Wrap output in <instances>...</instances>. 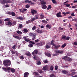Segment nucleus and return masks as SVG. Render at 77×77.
<instances>
[{
	"instance_id": "nucleus-1",
	"label": "nucleus",
	"mask_w": 77,
	"mask_h": 77,
	"mask_svg": "<svg viewBox=\"0 0 77 77\" xmlns=\"http://www.w3.org/2000/svg\"><path fill=\"white\" fill-rule=\"evenodd\" d=\"M3 64L5 66H10L11 64V62L9 60H5L3 61Z\"/></svg>"
},
{
	"instance_id": "nucleus-2",
	"label": "nucleus",
	"mask_w": 77,
	"mask_h": 77,
	"mask_svg": "<svg viewBox=\"0 0 77 77\" xmlns=\"http://www.w3.org/2000/svg\"><path fill=\"white\" fill-rule=\"evenodd\" d=\"M4 21H7L6 22V25H8L9 27L11 26L12 25V23L11 22V20L8 18L5 19Z\"/></svg>"
},
{
	"instance_id": "nucleus-3",
	"label": "nucleus",
	"mask_w": 77,
	"mask_h": 77,
	"mask_svg": "<svg viewBox=\"0 0 77 77\" xmlns=\"http://www.w3.org/2000/svg\"><path fill=\"white\" fill-rule=\"evenodd\" d=\"M51 45H53V46H54V48L55 49H58L59 48H60V45H56L55 44H54V40H52L51 42Z\"/></svg>"
},
{
	"instance_id": "nucleus-4",
	"label": "nucleus",
	"mask_w": 77,
	"mask_h": 77,
	"mask_svg": "<svg viewBox=\"0 0 77 77\" xmlns=\"http://www.w3.org/2000/svg\"><path fill=\"white\" fill-rule=\"evenodd\" d=\"M61 39L64 41H65V40L68 41L69 39H70V37L69 36H67L66 37V35H62L61 37Z\"/></svg>"
},
{
	"instance_id": "nucleus-5",
	"label": "nucleus",
	"mask_w": 77,
	"mask_h": 77,
	"mask_svg": "<svg viewBox=\"0 0 77 77\" xmlns=\"http://www.w3.org/2000/svg\"><path fill=\"white\" fill-rule=\"evenodd\" d=\"M2 69H3L5 72H8L9 73L10 72V67H8L7 68L5 67H3Z\"/></svg>"
},
{
	"instance_id": "nucleus-6",
	"label": "nucleus",
	"mask_w": 77,
	"mask_h": 77,
	"mask_svg": "<svg viewBox=\"0 0 77 77\" xmlns=\"http://www.w3.org/2000/svg\"><path fill=\"white\" fill-rule=\"evenodd\" d=\"M45 44V42L44 41H42V42L38 43H36L35 45L37 46H42L43 45Z\"/></svg>"
},
{
	"instance_id": "nucleus-7",
	"label": "nucleus",
	"mask_w": 77,
	"mask_h": 77,
	"mask_svg": "<svg viewBox=\"0 0 77 77\" xmlns=\"http://www.w3.org/2000/svg\"><path fill=\"white\" fill-rule=\"evenodd\" d=\"M31 12L32 15H35V14H36L38 12L37 11L34 9H31Z\"/></svg>"
},
{
	"instance_id": "nucleus-8",
	"label": "nucleus",
	"mask_w": 77,
	"mask_h": 77,
	"mask_svg": "<svg viewBox=\"0 0 77 77\" xmlns=\"http://www.w3.org/2000/svg\"><path fill=\"white\" fill-rule=\"evenodd\" d=\"M56 16L58 18H61L62 17V16L61 15V12H59L56 14Z\"/></svg>"
},
{
	"instance_id": "nucleus-9",
	"label": "nucleus",
	"mask_w": 77,
	"mask_h": 77,
	"mask_svg": "<svg viewBox=\"0 0 77 77\" xmlns=\"http://www.w3.org/2000/svg\"><path fill=\"white\" fill-rule=\"evenodd\" d=\"M56 54H63V51L60 50L57 51H56Z\"/></svg>"
},
{
	"instance_id": "nucleus-10",
	"label": "nucleus",
	"mask_w": 77,
	"mask_h": 77,
	"mask_svg": "<svg viewBox=\"0 0 77 77\" xmlns=\"http://www.w3.org/2000/svg\"><path fill=\"white\" fill-rule=\"evenodd\" d=\"M33 74L35 76H39V74L38 72H34L33 73Z\"/></svg>"
},
{
	"instance_id": "nucleus-11",
	"label": "nucleus",
	"mask_w": 77,
	"mask_h": 77,
	"mask_svg": "<svg viewBox=\"0 0 77 77\" xmlns=\"http://www.w3.org/2000/svg\"><path fill=\"white\" fill-rule=\"evenodd\" d=\"M35 31L37 33H42L43 32L42 30H39V28H38Z\"/></svg>"
},
{
	"instance_id": "nucleus-12",
	"label": "nucleus",
	"mask_w": 77,
	"mask_h": 77,
	"mask_svg": "<svg viewBox=\"0 0 77 77\" xmlns=\"http://www.w3.org/2000/svg\"><path fill=\"white\" fill-rule=\"evenodd\" d=\"M35 54H38V49L35 50L32 54L33 55H35Z\"/></svg>"
},
{
	"instance_id": "nucleus-13",
	"label": "nucleus",
	"mask_w": 77,
	"mask_h": 77,
	"mask_svg": "<svg viewBox=\"0 0 77 77\" xmlns=\"http://www.w3.org/2000/svg\"><path fill=\"white\" fill-rule=\"evenodd\" d=\"M43 71H45L47 69H48V66L47 65L45 66L42 69Z\"/></svg>"
},
{
	"instance_id": "nucleus-14",
	"label": "nucleus",
	"mask_w": 77,
	"mask_h": 77,
	"mask_svg": "<svg viewBox=\"0 0 77 77\" xmlns=\"http://www.w3.org/2000/svg\"><path fill=\"white\" fill-rule=\"evenodd\" d=\"M45 55L46 56H47L48 57H51V54L49 53H45Z\"/></svg>"
},
{
	"instance_id": "nucleus-15",
	"label": "nucleus",
	"mask_w": 77,
	"mask_h": 77,
	"mask_svg": "<svg viewBox=\"0 0 77 77\" xmlns=\"http://www.w3.org/2000/svg\"><path fill=\"white\" fill-rule=\"evenodd\" d=\"M16 18L17 20H24V17H17Z\"/></svg>"
},
{
	"instance_id": "nucleus-16",
	"label": "nucleus",
	"mask_w": 77,
	"mask_h": 77,
	"mask_svg": "<svg viewBox=\"0 0 77 77\" xmlns=\"http://www.w3.org/2000/svg\"><path fill=\"white\" fill-rule=\"evenodd\" d=\"M23 39H24V40H25V41H26V42H29V41H30L29 39H27V37L26 36L23 37Z\"/></svg>"
},
{
	"instance_id": "nucleus-17",
	"label": "nucleus",
	"mask_w": 77,
	"mask_h": 77,
	"mask_svg": "<svg viewBox=\"0 0 77 77\" xmlns=\"http://www.w3.org/2000/svg\"><path fill=\"white\" fill-rule=\"evenodd\" d=\"M0 2L2 4H6V0H1Z\"/></svg>"
},
{
	"instance_id": "nucleus-18",
	"label": "nucleus",
	"mask_w": 77,
	"mask_h": 77,
	"mask_svg": "<svg viewBox=\"0 0 77 77\" xmlns=\"http://www.w3.org/2000/svg\"><path fill=\"white\" fill-rule=\"evenodd\" d=\"M29 72H25L24 74V77H28L29 76Z\"/></svg>"
},
{
	"instance_id": "nucleus-19",
	"label": "nucleus",
	"mask_w": 77,
	"mask_h": 77,
	"mask_svg": "<svg viewBox=\"0 0 77 77\" xmlns=\"http://www.w3.org/2000/svg\"><path fill=\"white\" fill-rule=\"evenodd\" d=\"M10 70L11 71V72H15V69L13 68H11L10 67Z\"/></svg>"
},
{
	"instance_id": "nucleus-20",
	"label": "nucleus",
	"mask_w": 77,
	"mask_h": 77,
	"mask_svg": "<svg viewBox=\"0 0 77 77\" xmlns=\"http://www.w3.org/2000/svg\"><path fill=\"white\" fill-rule=\"evenodd\" d=\"M35 35V34L33 32H30L29 34V36H34V35Z\"/></svg>"
},
{
	"instance_id": "nucleus-21",
	"label": "nucleus",
	"mask_w": 77,
	"mask_h": 77,
	"mask_svg": "<svg viewBox=\"0 0 77 77\" xmlns=\"http://www.w3.org/2000/svg\"><path fill=\"white\" fill-rule=\"evenodd\" d=\"M42 8L43 9H45L47 8V6L46 5H43L42 6Z\"/></svg>"
},
{
	"instance_id": "nucleus-22",
	"label": "nucleus",
	"mask_w": 77,
	"mask_h": 77,
	"mask_svg": "<svg viewBox=\"0 0 77 77\" xmlns=\"http://www.w3.org/2000/svg\"><path fill=\"white\" fill-rule=\"evenodd\" d=\"M62 59L66 61L67 60V59H68V57L66 56H64L62 57Z\"/></svg>"
},
{
	"instance_id": "nucleus-23",
	"label": "nucleus",
	"mask_w": 77,
	"mask_h": 77,
	"mask_svg": "<svg viewBox=\"0 0 77 77\" xmlns=\"http://www.w3.org/2000/svg\"><path fill=\"white\" fill-rule=\"evenodd\" d=\"M52 2L54 4H55V5H57V2L56 0H52Z\"/></svg>"
},
{
	"instance_id": "nucleus-24",
	"label": "nucleus",
	"mask_w": 77,
	"mask_h": 77,
	"mask_svg": "<svg viewBox=\"0 0 77 77\" xmlns=\"http://www.w3.org/2000/svg\"><path fill=\"white\" fill-rule=\"evenodd\" d=\"M67 61H68V62H71V61H72V59L69 57H67Z\"/></svg>"
},
{
	"instance_id": "nucleus-25",
	"label": "nucleus",
	"mask_w": 77,
	"mask_h": 77,
	"mask_svg": "<svg viewBox=\"0 0 77 77\" xmlns=\"http://www.w3.org/2000/svg\"><path fill=\"white\" fill-rule=\"evenodd\" d=\"M13 37H14V38H16V39H21L20 37L18 36H14Z\"/></svg>"
},
{
	"instance_id": "nucleus-26",
	"label": "nucleus",
	"mask_w": 77,
	"mask_h": 77,
	"mask_svg": "<svg viewBox=\"0 0 77 77\" xmlns=\"http://www.w3.org/2000/svg\"><path fill=\"white\" fill-rule=\"evenodd\" d=\"M46 27H47V28H49V29H51V25L48 24H47L46 26Z\"/></svg>"
},
{
	"instance_id": "nucleus-27",
	"label": "nucleus",
	"mask_w": 77,
	"mask_h": 77,
	"mask_svg": "<svg viewBox=\"0 0 77 77\" xmlns=\"http://www.w3.org/2000/svg\"><path fill=\"white\" fill-rule=\"evenodd\" d=\"M42 22L44 24H47V23H48V22H47V21H46V20H43L42 21Z\"/></svg>"
},
{
	"instance_id": "nucleus-28",
	"label": "nucleus",
	"mask_w": 77,
	"mask_h": 77,
	"mask_svg": "<svg viewBox=\"0 0 77 77\" xmlns=\"http://www.w3.org/2000/svg\"><path fill=\"white\" fill-rule=\"evenodd\" d=\"M62 72L63 74H67L68 73V72L65 70H63Z\"/></svg>"
},
{
	"instance_id": "nucleus-29",
	"label": "nucleus",
	"mask_w": 77,
	"mask_h": 77,
	"mask_svg": "<svg viewBox=\"0 0 77 77\" xmlns=\"http://www.w3.org/2000/svg\"><path fill=\"white\" fill-rule=\"evenodd\" d=\"M23 31L24 33H27V32H28V30L26 29H23Z\"/></svg>"
},
{
	"instance_id": "nucleus-30",
	"label": "nucleus",
	"mask_w": 77,
	"mask_h": 77,
	"mask_svg": "<svg viewBox=\"0 0 77 77\" xmlns=\"http://www.w3.org/2000/svg\"><path fill=\"white\" fill-rule=\"evenodd\" d=\"M40 19H43L44 18V15L42 14H41L40 16Z\"/></svg>"
},
{
	"instance_id": "nucleus-31",
	"label": "nucleus",
	"mask_w": 77,
	"mask_h": 77,
	"mask_svg": "<svg viewBox=\"0 0 77 77\" xmlns=\"http://www.w3.org/2000/svg\"><path fill=\"white\" fill-rule=\"evenodd\" d=\"M36 38V35L35 34L32 36V40H35Z\"/></svg>"
},
{
	"instance_id": "nucleus-32",
	"label": "nucleus",
	"mask_w": 77,
	"mask_h": 77,
	"mask_svg": "<svg viewBox=\"0 0 77 77\" xmlns=\"http://www.w3.org/2000/svg\"><path fill=\"white\" fill-rule=\"evenodd\" d=\"M51 9V5H49L48 6V8H47V9L48 11L49 10V9Z\"/></svg>"
},
{
	"instance_id": "nucleus-33",
	"label": "nucleus",
	"mask_w": 77,
	"mask_h": 77,
	"mask_svg": "<svg viewBox=\"0 0 77 77\" xmlns=\"http://www.w3.org/2000/svg\"><path fill=\"white\" fill-rule=\"evenodd\" d=\"M24 3H31V1L29 0H26L24 1Z\"/></svg>"
},
{
	"instance_id": "nucleus-34",
	"label": "nucleus",
	"mask_w": 77,
	"mask_h": 77,
	"mask_svg": "<svg viewBox=\"0 0 77 77\" xmlns=\"http://www.w3.org/2000/svg\"><path fill=\"white\" fill-rule=\"evenodd\" d=\"M6 4L7 3H11L12 1L10 0H6Z\"/></svg>"
},
{
	"instance_id": "nucleus-35",
	"label": "nucleus",
	"mask_w": 77,
	"mask_h": 77,
	"mask_svg": "<svg viewBox=\"0 0 77 77\" xmlns=\"http://www.w3.org/2000/svg\"><path fill=\"white\" fill-rule=\"evenodd\" d=\"M45 47L47 49H48V48H50L51 47V46L47 45L45 46Z\"/></svg>"
},
{
	"instance_id": "nucleus-36",
	"label": "nucleus",
	"mask_w": 77,
	"mask_h": 77,
	"mask_svg": "<svg viewBox=\"0 0 77 77\" xmlns=\"http://www.w3.org/2000/svg\"><path fill=\"white\" fill-rule=\"evenodd\" d=\"M66 43H64V44H63L62 45L61 47L63 48H64L65 47H66Z\"/></svg>"
},
{
	"instance_id": "nucleus-37",
	"label": "nucleus",
	"mask_w": 77,
	"mask_h": 77,
	"mask_svg": "<svg viewBox=\"0 0 77 77\" xmlns=\"http://www.w3.org/2000/svg\"><path fill=\"white\" fill-rule=\"evenodd\" d=\"M23 27V24H19V28H20V29H22V28Z\"/></svg>"
},
{
	"instance_id": "nucleus-38",
	"label": "nucleus",
	"mask_w": 77,
	"mask_h": 77,
	"mask_svg": "<svg viewBox=\"0 0 77 77\" xmlns=\"http://www.w3.org/2000/svg\"><path fill=\"white\" fill-rule=\"evenodd\" d=\"M26 11H27V9L25 8L23 9L22 11V13H24V12H26Z\"/></svg>"
},
{
	"instance_id": "nucleus-39",
	"label": "nucleus",
	"mask_w": 77,
	"mask_h": 77,
	"mask_svg": "<svg viewBox=\"0 0 77 77\" xmlns=\"http://www.w3.org/2000/svg\"><path fill=\"white\" fill-rule=\"evenodd\" d=\"M41 64V62L40 61H38L37 64L38 65H40Z\"/></svg>"
},
{
	"instance_id": "nucleus-40",
	"label": "nucleus",
	"mask_w": 77,
	"mask_h": 77,
	"mask_svg": "<svg viewBox=\"0 0 77 77\" xmlns=\"http://www.w3.org/2000/svg\"><path fill=\"white\" fill-rule=\"evenodd\" d=\"M16 15V14L14 12H12L11 13V15H12V16H15Z\"/></svg>"
},
{
	"instance_id": "nucleus-41",
	"label": "nucleus",
	"mask_w": 77,
	"mask_h": 77,
	"mask_svg": "<svg viewBox=\"0 0 77 77\" xmlns=\"http://www.w3.org/2000/svg\"><path fill=\"white\" fill-rule=\"evenodd\" d=\"M25 7L26 8L28 9V8H30V5L29 4H27L25 6Z\"/></svg>"
},
{
	"instance_id": "nucleus-42",
	"label": "nucleus",
	"mask_w": 77,
	"mask_h": 77,
	"mask_svg": "<svg viewBox=\"0 0 77 77\" xmlns=\"http://www.w3.org/2000/svg\"><path fill=\"white\" fill-rule=\"evenodd\" d=\"M32 30H36V26H34L32 28Z\"/></svg>"
},
{
	"instance_id": "nucleus-43",
	"label": "nucleus",
	"mask_w": 77,
	"mask_h": 77,
	"mask_svg": "<svg viewBox=\"0 0 77 77\" xmlns=\"http://www.w3.org/2000/svg\"><path fill=\"white\" fill-rule=\"evenodd\" d=\"M16 32L18 34H22V32L19 30L17 31V32Z\"/></svg>"
},
{
	"instance_id": "nucleus-44",
	"label": "nucleus",
	"mask_w": 77,
	"mask_h": 77,
	"mask_svg": "<svg viewBox=\"0 0 77 77\" xmlns=\"http://www.w3.org/2000/svg\"><path fill=\"white\" fill-rule=\"evenodd\" d=\"M33 45L32 44H29V45H28V47H33Z\"/></svg>"
},
{
	"instance_id": "nucleus-45",
	"label": "nucleus",
	"mask_w": 77,
	"mask_h": 77,
	"mask_svg": "<svg viewBox=\"0 0 77 77\" xmlns=\"http://www.w3.org/2000/svg\"><path fill=\"white\" fill-rule=\"evenodd\" d=\"M12 24L13 25H12L13 26H15V25H16V24H17V23L15 21H14L13 22Z\"/></svg>"
},
{
	"instance_id": "nucleus-46",
	"label": "nucleus",
	"mask_w": 77,
	"mask_h": 77,
	"mask_svg": "<svg viewBox=\"0 0 77 77\" xmlns=\"http://www.w3.org/2000/svg\"><path fill=\"white\" fill-rule=\"evenodd\" d=\"M50 69L51 71H53V66H51L50 68Z\"/></svg>"
},
{
	"instance_id": "nucleus-47",
	"label": "nucleus",
	"mask_w": 77,
	"mask_h": 77,
	"mask_svg": "<svg viewBox=\"0 0 77 77\" xmlns=\"http://www.w3.org/2000/svg\"><path fill=\"white\" fill-rule=\"evenodd\" d=\"M31 23V21L30 20H29L26 22V24H29Z\"/></svg>"
},
{
	"instance_id": "nucleus-48",
	"label": "nucleus",
	"mask_w": 77,
	"mask_h": 77,
	"mask_svg": "<svg viewBox=\"0 0 77 77\" xmlns=\"http://www.w3.org/2000/svg\"><path fill=\"white\" fill-rule=\"evenodd\" d=\"M38 71L39 73H42L43 72V71H42V70H38Z\"/></svg>"
},
{
	"instance_id": "nucleus-49",
	"label": "nucleus",
	"mask_w": 77,
	"mask_h": 77,
	"mask_svg": "<svg viewBox=\"0 0 77 77\" xmlns=\"http://www.w3.org/2000/svg\"><path fill=\"white\" fill-rule=\"evenodd\" d=\"M35 17H34L33 18H32V19L31 20V22H33V21H35Z\"/></svg>"
},
{
	"instance_id": "nucleus-50",
	"label": "nucleus",
	"mask_w": 77,
	"mask_h": 77,
	"mask_svg": "<svg viewBox=\"0 0 77 77\" xmlns=\"http://www.w3.org/2000/svg\"><path fill=\"white\" fill-rule=\"evenodd\" d=\"M43 62L44 63H48V61L46 60H44Z\"/></svg>"
},
{
	"instance_id": "nucleus-51",
	"label": "nucleus",
	"mask_w": 77,
	"mask_h": 77,
	"mask_svg": "<svg viewBox=\"0 0 77 77\" xmlns=\"http://www.w3.org/2000/svg\"><path fill=\"white\" fill-rule=\"evenodd\" d=\"M26 56H28L30 57V56L31 54H30V53H27L26 54Z\"/></svg>"
},
{
	"instance_id": "nucleus-52",
	"label": "nucleus",
	"mask_w": 77,
	"mask_h": 77,
	"mask_svg": "<svg viewBox=\"0 0 77 77\" xmlns=\"http://www.w3.org/2000/svg\"><path fill=\"white\" fill-rule=\"evenodd\" d=\"M46 3L45 2H41V4L42 5H46Z\"/></svg>"
},
{
	"instance_id": "nucleus-53",
	"label": "nucleus",
	"mask_w": 77,
	"mask_h": 77,
	"mask_svg": "<svg viewBox=\"0 0 77 77\" xmlns=\"http://www.w3.org/2000/svg\"><path fill=\"white\" fill-rule=\"evenodd\" d=\"M55 70H57V69H58V66H55Z\"/></svg>"
},
{
	"instance_id": "nucleus-54",
	"label": "nucleus",
	"mask_w": 77,
	"mask_h": 77,
	"mask_svg": "<svg viewBox=\"0 0 77 77\" xmlns=\"http://www.w3.org/2000/svg\"><path fill=\"white\" fill-rule=\"evenodd\" d=\"M20 59H24V57L23 56H20Z\"/></svg>"
},
{
	"instance_id": "nucleus-55",
	"label": "nucleus",
	"mask_w": 77,
	"mask_h": 77,
	"mask_svg": "<svg viewBox=\"0 0 77 77\" xmlns=\"http://www.w3.org/2000/svg\"><path fill=\"white\" fill-rule=\"evenodd\" d=\"M75 74V72H72L71 73V75H72V76L74 75Z\"/></svg>"
},
{
	"instance_id": "nucleus-56",
	"label": "nucleus",
	"mask_w": 77,
	"mask_h": 77,
	"mask_svg": "<svg viewBox=\"0 0 77 77\" xmlns=\"http://www.w3.org/2000/svg\"><path fill=\"white\" fill-rule=\"evenodd\" d=\"M30 42L31 43V44H35V43L34 42H32V41H30Z\"/></svg>"
},
{
	"instance_id": "nucleus-57",
	"label": "nucleus",
	"mask_w": 77,
	"mask_h": 77,
	"mask_svg": "<svg viewBox=\"0 0 77 77\" xmlns=\"http://www.w3.org/2000/svg\"><path fill=\"white\" fill-rule=\"evenodd\" d=\"M73 45H76V46H77V42H74L73 43Z\"/></svg>"
},
{
	"instance_id": "nucleus-58",
	"label": "nucleus",
	"mask_w": 77,
	"mask_h": 77,
	"mask_svg": "<svg viewBox=\"0 0 77 77\" xmlns=\"http://www.w3.org/2000/svg\"><path fill=\"white\" fill-rule=\"evenodd\" d=\"M35 20H37V19H38L39 18V17L37 15L35 16Z\"/></svg>"
},
{
	"instance_id": "nucleus-59",
	"label": "nucleus",
	"mask_w": 77,
	"mask_h": 77,
	"mask_svg": "<svg viewBox=\"0 0 77 77\" xmlns=\"http://www.w3.org/2000/svg\"><path fill=\"white\" fill-rule=\"evenodd\" d=\"M7 14H8V15H11L12 14V12H8Z\"/></svg>"
},
{
	"instance_id": "nucleus-60",
	"label": "nucleus",
	"mask_w": 77,
	"mask_h": 77,
	"mask_svg": "<svg viewBox=\"0 0 77 77\" xmlns=\"http://www.w3.org/2000/svg\"><path fill=\"white\" fill-rule=\"evenodd\" d=\"M71 15L72 17H74V16H75V14H74V13H72L71 14Z\"/></svg>"
},
{
	"instance_id": "nucleus-61",
	"label": "nucleus",
	"mask_w": 77,
	"mask_h": 77,
	"mask_svg": "<svg viewBox=\"0 0 77 77\" xmlns=\"http://www.w3.org/2000/svg\"><path fill=\"white\" fill-rule=\"evenodd\" d=\"M39 40L38 39H37V40H35V42H39Z\"/></svg>"
},
{
	"instance_id": "nucleus-62",
	"label": "nucleus",
	"mask_w": 77,
	"mask_h": 77,
	"mask_svg": "<svg viewBox=\"0 0 77 77\" xmlns=\"http://www.w3.org/2000/svg\"><path fill=\"white\" fill-rule=\"evenodd\" d=\"M15 47H16V45H14L12 47V48L13 49H15Z\"/></svg>"
},
{
	"instance_id": "nucleus-63",
	"label": "nucleus",
	"mask_w": 77,
	"mask_h": 77,
	"mask_svg": "<svg viewBox=\"0 0 77 77\" xmlns=\"http://www.w3.org/2000/svg\"><path fill=\"white\" fill-rule=\"evenodd\" d=\"M58 54H53V56H57Z\"/></svg>"
},
{
	"instance_id": "nucleus-64",
	"label": "nucleus",
	"mask_w": 77,
	"mask_h": 77,
	"mask_svg": "<svg viewBox=\"0 0 77 77\" xmlns=\"http://www.w3.org/2000/svg\"><path fill=\"white\" fill-rule=\"evenodd\" d=\"M11 53L13 54H15V52L14 51H11Z\"/></svg>"
}]
</instances>
